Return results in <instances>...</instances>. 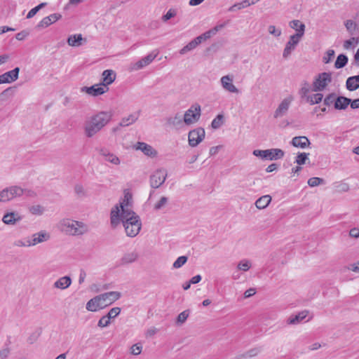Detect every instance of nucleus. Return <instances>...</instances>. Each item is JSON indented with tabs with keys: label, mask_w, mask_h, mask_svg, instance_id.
I'll use <instances>...</instances> for the list:
<instances>
[{
	"label": "nucleus",
	"mask_w": 359,
	"mask_h": 359,
	"mask_svg": "<svg viewBox=\"0 0 359 359\" xmlns=\"http://www.w3.org/2000/svg\"><path fill=\"white\" fill-rule=\"evenodd\" d=\"M111 225L115 228L120 222L123 223L126 233L128 236L133 238L139 233L142 227V222L140 217L134 212L123 210V214H120V209L115 206L111 211Z\"/></svg>",
	"instance_id": "nucleus-1"
},
{
	"label": "nucleus",
	"mask_w": 359,
	"mask_h": 359,
	"mask_svg": "<svg viewBox=\"0 0 359 359\" xmlns=\"http://www.w3.org/2000/svg\"><path fill=\"white\" fill-rule=\"evenodd\" d=\"M112 112L101 111L89 117L84 123V134L93 137L107 126L112 118Z\"/></svg>",
	"instance_id": "nucleus-2"
},
{
	"label": "nucleus",
	"mask_w": 359,
	"mask_h": 359,
	"mask_svg": "<svg viewBox=\"0 0 359 359\" xmlns=\"http://www.w3.org/2000/svg\"><path fill=\"white\" fill-rule=\"evenodd\" d=\"M121 294L119 292L111 291L101 294L90 299L86 304V309L89 311L95 312L102 309L121 297Z\"/></svg>",
	"instance_id": "nucleus-3"
},
{
	"label": "nucleus",
	"mask_w": 359,
	"mask_h": 359,
	"mask_svg": "<svg viewBox=\"0 0 359 359\" xmlns=\"http://www.w3.org/2000/svg\"><path fill=\"white\" fill-rule=\"evenodd\" d=\"M59 228L66 234L74 236H82L89 231L88 224L69 218L62 219L59 223Z\"/></svg>",
	"instance_id": "nucleus-4"
},
{
	"label": "nucleus",
	"mask_w": 359,
	"mask_h": 359,
	"mask_svg": "<svg viewBox=\"0 0 359 359\" xmlns=\"http://www.w3.org/2000/svg\"><path fill=\"white\" fill-rule=\"evenodd\" d=\"M252 154L254 156L260 157L262 159L274 161L282 158L285 153L280 149H269L265 150L255 149Z\"/></svg>",
	"instance_id": "nucleus-5"
},
{
	"label": "nucleus",
	"mask_w": 359,
	"mask_h": 359,
	"mask_svg": "<svg viewBox=\"0 0 359 359\" xmlns=\"http://www.w3.org/2000/svg\"><path fill=\"white\" fill-rule=\"evenodd\" d=\"M332 81V73L323 72L318 74L313 82L312 90L315 92L323 91Z\"/></svg>",
	"instance_id": "nucleus-6"
},
{
	"label": "nucleus",
	"mask_w": 359,
	"mask_h": 359,
	"mask_svg": "<svg viewBox=\"0 0 359 359\" xmlns=\"http://www.w3.org/2000/svg\"><path fill=\"white\" fill-rule=\"evenodd\" d=\"M201 117V106L198 104L192 105L185 111L184 122L187 125H191L196 123Z\"/></svg>",
	"instance_id": "nucleus-7"
},
{
	"label": "nucleus",
	"mask_w": 359,
	"mask_h": 359,
	"mask_svg": "<svg viewBox=\"0 0 359 359\" xmlns=\"http://www.w3.org/2000/svg\"><path fill=\"white\" fill-rule=\"evenodd\" d=\"M205 132L203 128H197L188 134L189 144L191 147L198 146L205 138Z\"/></svg>",
	"instance_id": "nucleus-8"
},
{
	"label": "nucleus",
	"mask_w": 359,
	"mask_h": 359,
	"mask_svg": "<svg viewBox=\"0 0 359 359\" xmlns=\"http://www.w3.org/2000/svg\"><path fill=\"white\" fill-rule=\"evenodd\" d=\"M158 54V52L152 51L151 53L148 54L147 56L142 57L137 62L130 64V70L137 71L148 66L157 57Z\"/></svg>",
	"instance_id": "nucleus-9"
},
{
	"label": "nucleus",
	"mask_w": 359,
	"mask_h": 359,
	"mask_svg": "<svg viewBox=\"0 0 359 359\" xmlns=\"http://www.w3.org/2000/svg\"><path fill=\"white\" fill-rule=\"evenodd\" d=\"M167 177L166 171L164 169L156 170L150 177V185L154 189L158 188L162 185Z\"/></svg>",
	"instance_id": "nucleus-10"
},
{
	"label": "nucleus",
	"mask_w": 359,
	"mask_h": 359,
	"mask_svg": "<svg viewBox=\"0 0 359 359\" xmlns=\"http://www.w3.org/2000/svg\"><path fill=\"white\" fill-rule=\"evenodd\" d=\"M301 39L302 37H299L298 35H292L290 36L289 41L286 43L285 47L283 50V58L287 59L290 57L292 52L294 50Z\"/></svg>",
	"instance_id": "nucleus-11"
},
{
	"label": "nucleus",
	"mask_w": 359,
	"mask_h": 359,
	"mask_svg": "<svg viewBox=\"0 0 359 359\" xmlns=\"http://www.w3.org/2000/svg\"><path fill=\"white\" fill-rule=\"evenodd\" d=\"M109 88L104 86L102 84H95L90 87H83L81 88L82 92H85L88 93V95H90L92 96H98L104 94L107 91H108Z\"/></svg>",
	"instance_id": "nucleus-12"
},
{
	"label": "nucleus",
	"mask_w": 359,
	"mask_h": 359,
	"mask_svg": "<svg viewBox=\"0 0 359 359\" xmlns=\"http://www.w3.org/2000/svg\"><path fill=\"white\" fill-rule=\"evenodd\" d=\"M292 101V97L283 99L274 112V118H277L285 116L289 109Z\"/></svg>",
	"instance_id": "nucleus-13"
},
{
	"label": "nucleus",
	"mask_w": 359,
	"mask_h": 359,
	"mask_svg": "<svg viewBox=\"0 0 359 359\" xmlns=\"http://www.w3.org/2000/svg\"><path fill=\"white\" fill-rule=\"evenodd\" d=\"M22 219V216L16 211L7 212L2 217V222L6 225H15Z\"/></svg>",
	"instance_id": "nucleus-14"
},
{
	"label": "nucleus",
	"mask_w": 359,
	"mask_h": 359,
	"mask_svg": "<svg viewBox=\"0 0 359 359\" xmlns=\"http://www.w3.org/2000/svg\"><path fill=\"white\" fill-rule=\"evenodd\" d=\"M221 85L222 88L229 93H239V90L233 83V76L230 75H226L220 79Z\"/></svg>",
	"instance_id": "nucleus-15"
},
{
	"label": "nucleus",
	"mask_w": 359,
	"mask_h": 359,
	"mask_svg": "<svg viewBox=\"0 0 359 359\" xmlns=\"http://www.w3.org/2000/svg\"><path fill=\"white\" fill-rule=\"evenodd\" d=\"M20 68L15 67L13 70L0 75V84L9 83L18 79Z\"/></svg>",
	"instance_id": "nucleus-16"
},
{
	"label": "nucleus",
	"mask_w": 359,
	"mask_h": 359,
	"mask_svg": "<svg viewBox=\"0 0 359 359\" xmlns=\"http://www.w3.org/2000/svg\"><path fill=\"white\" fill-rule=\"evenodd\" d=\"M99 154L102 156L103 159L114 165H118L121 160L114 154L110 152L107 149L102 148L99 150Z\"/></svg>",
	"instance_id": "nucleus-17"
},
{
	"label": "nucleus",
	"mask_w": 359,
	"mask_h": 359,
	"mask_svg": "<svg viewBox=\"0 0 359 359\" xmlns=\"http://www.w3.org/2000/svg\"><path fill=\"white\" fill-rule=\"evenodd\" d=\"M8 202L15 198L22 196V188L20 186L14 185L4 188Z\"/></svg>",
	"instance_id": "nucleus-18"
},
{
	"label": "nucleus",
	"mask_w": 359,
	"mask_h": 359,
	"mask_svg": "<svg viewBox=\"0 0 359 359\" xmlns=\"http://www.w3.org/2000/svg\"><path fill=\"white\" fill-rule=\"evenodd\" d=\"M62 18V15L60 13H53L47 17L43 18L37 25V28H46L51 24L57 22Z\"/></svg>",
	"instance_id": "nucleus-19"
},
{
	"label": "nucleus",
	"mask_w": 359,
	"mask_h": 359,
	"mask_svg": "<svg viewBox=\"0 0 359 359\" xmlns=\"http://www.w3.org/2000/svg\"><path fill=\"white\" fill-rule=\"evenodd\" d=\"M116 73L112 69H106L102 74V83L104 86L108 87L116 79Z\"/></svg>",
	"instance_id": "nucleus-20"
},
{
	"label": "nucleus",
	"mask_w": 359,
	"mask_h": 359,
	"mask_svg": "<svg viewBox=\"0 0 359 359\" xmlns=\"http://www.w3.org/2000/svg\"><path fill=\"white\" fill-rule=\"evenodd\" d=\"M140 114V111H137L129 114L128 116L122 118L119 123V126L126 127L132 125L137 121Z\"/></svg>",
	"instance_id": "nucleus-21"
},
{
	"label": "nucleus",
	"mask_w": 359,
	"mask_h": 359,
	"mask_svg": "<svg viewBox=\"0 0 359 359\" xmlns=\"http://www.w3.org/2000/svg\"><path fill=\"white\" fill-rule=\"evenodd\" d=\"M135 147L137 150L142 151L145 155L148 156H155L156 155V150L154 149L151 145L145 142H138Z\"/></svg>",
	"instance_id": "nucleus-22"
},
{
	"label": "nucleus",
	"mask_w": 359,
	"mask_h": 359,
	"mask_svg": "<svg viewBox=\"0 0 359 359\" xmlns=\"http://www.w3.org/2000/svg\"><path fill=\"white\" fill-rule=\"evenodd\" d=\"M289 25L292 29L296 30L297 33L294 35H298L299 37L304 36L305 32V25L304 23L298 20H293L290 22Z\"/></svg>",
	"instance_id": "nucleus-23"
},
{
	"label": "nucleus",
	"mask_w": 359,
	"mask_h": 359,
	"mask_svg": "<svg viewBox=\"0 0 359 359\" xmlns=\"http://www.w3.org/2000/svg\"><path fill=\"white\" fill-rule=\"evenodd\" d=\"M72 284V279L69 276H65L63 277L60 278L58 280H57L54 283V287L60 289V290H65L68 288Z\"/></svg>",
	"instance_id": "nucleus-24"
},
{
	"label": "nucleus",
	"mask_w": 359,
	"mask_h": 359,
	"mask_svg": "<svg viewBox=\"0 0 359 359\" xmlns=\"http://www.w3.org/2000/svg\"><path fill=\"white\" fill-rule=\"evenodd\" d=\"M34 245L47 241L50 239V234L46 231H41L34 233L32 236Z\"/></svg>",
	"instance_id": "nucleus-25"
},
{
	"label": "nucleus",
	"mask_w": 359,
	"mask_h": 359,
	"mask_svg": "<svg viewBox=\"0 0 359 359\" xmlns=\"http://www.w3.org/2000/svg\"><path fill=\"white\" fill-rule=\"evenodd\" d=\"M291 143L295 147L304 149L310 144V141L305 136H299L293 137Z\"/></svg>",
	"instance_id": "nucleus-26"
},
{
	"label": "nucleus",
	"mask_w": 359,
	"mask_h": 359,
	"mask_svg": "<svg viewBox=\"0 0 359 359\" xmlns=\"http://www.w3.org/2000/svg\"><path fill=\"white\" fill-rule=\"evenodd\" d=\"M309 313L308 311H302L294 316H291L287 320L289 325H297L306 318Z\"/></svg>",
	"instance_id": "nucleus-27"
},
{
	"label": "nucleus",
	"mask_w": 359,
	"mask_h": 359,
	"mask_svg": "<svg viewBox=\"0 0 359 359\" xmlns=\"http://www.w3.org/2000/svg\"><path fill=\"white\" fill-rule=\"evenodd\" d=\"M351 103V99L343 96H339L334 102L336 109H345Z\"/></svg>",
	"instance_id": "nucleus-28"
},
{
	"label": "nucleus",
	"mask_w": 359,
	"mask_h": 359,
	"mask_svg": "<svg viewBox=\"0 0 359 359\" xmlns=\"http://www.w3.org/2000/svg\"><path fill=\"white\" fill-rule=\"evenodd\" d=\"M132 200V196L129 194H126L124 196V199L121 203H120L119 205H116L120 209V214L123 213V210H128V212H133L130 208V203Z\"/></svg>",
	"instance_id": "nucleus-29"
},
{
	"label": "nucleus",
	"mask_w": 359,
	"mask_h": 359,
	"mask_svg": "<svg viewBox=\"0 0 359 359\" xmlns=\"http://www.w3.org/2000/svg\"><path fill=\"white\" fill-rule=\"evenodd\" d=\"M346 86V88L350 91L358 89L359 88V75L348 78Z\"/></svg>",
	"instance_id": "nucleus-30"
},
{
	"label": "nucleus",
	"mask_w": 359,
	"mask_h": 359,
	"mask_svg": "<svg viewBox=\"0 0 359 359\" xmlns=\"http://www.w3.org/2000/svg\"><path fill=\"white\" fill-rule=\"evenodd\" d=\"M83 40L82 35L73 34L70 35L67 39V43L70 46L78 47L81 45V41Z\"/></svg>",
	"instance_id": "nucleus-31"
},
{
	"label": "nucleus",
	"mask_w": 359,
	"mask_h": 359,
	"mask_svg": "<svg viewBox=\"0 0 359 359\" xmlns=\"http://www.w3.org/2000/svg\"><path fill=\"white\" fill-rule=\"evenodd\" d=\"M271 201V197L269 195H264L256 201L255 205L258 209H264L269 205Z\"/></svg>",
	"instance_id": "nucleus-32"
},
{
	"label": "nucleus",
	"mask_w": 359,
	"mask_h": 359,
	"mask_svg": "<svg viewBox=\"0 0 359 359\" xmlns=\"http://www.w3.org/2000/svg\"><path fill=\"white\" fill-rule=\"evenodd\" d=\"M138 257L137 252L133 251L126 253L121 258V262L124 264H128L134 262Z\"/></svg>",
	"instance_id": "nucleus-33"
},
{
	"label": "nucleus",
	"mask_w": 359,
	"mask_h": 359,
	"mask_svg": "<svg viewBox=\"0 0 359 359\" xmlns=\"http://www.w3.org/2000/svg\"><path fill=\"white\" fill-rule=\"evenodd\" d=\"M182 116L177 113L173 116H170L168 118L167 122L169 125L172 126H180L182 124Z\"/></svg>",
	"instance_id": "nucleus-34"
},
{
	"label": "nucleus",
	"mask_w": 359,
	"mask_h": 359,
	"mask_svg": "<svg viewBox=\"0 0 359 359\" xmlns=\"http://www.w3.org/2000/svg\"><path fill=\"white\" fill-rule=\"evenodd\" d=\"M348 57L346 55L340 54L338 55L335 63H334V67L336 69H341L345 67L348 62Z\"/></svg>",
	"instance_id": "nucleus-35"
},
{
	"label": "nucleus",
	"mask_w": 359,
	"mask_h": 359,
	"mask_svg": "<svg viewBox=\"0 0 359 359\" xmlns=\"http://www.w3.org/2000/svg\"><path fill=\"white\" fill-rule=\"evenodd\" d=\"M45 210V208L41 205H34L29 208V212L34 215H42Z\"/></svg>",
	"instance_id": "nucleus-36"
},
{
	"label": "nucleus",
	"mask_w": 359,
	"mask_h": 359,
	"mask_svg": "<svg viewBox=\"0 0 359 359\" xmlns=\"http://www.w3.org/2000/svg\"><path fill=\"white\" fill-rule=\"evenodd\" d=\"M252 266V263L248 259H242L237 265V268L240 271H248Z\"/></svg>",
	"instance_id": "nucleus-37"
},
{
	"label": "nucleus",
	"mask_w": 359,
	"mask_h": 359,
	"mask_svg": "<svg viewBox=\"0 0 359 359\" xmlns=\"http://www.w3.org/2000/svg\"><path fill=\"white\" fill-rule=\"evenodd\" d=\"M323 98V95L322 93H316L311 96L307 97V101L310 102L311 104H315L320 103Z\"/></svg>",
	"instance_id": "nucleus-38"
},
{
	"label": "nucleus",
	"mask_w": 359,
	"mask_h": 359,
	"mask_svg": "<svg viewBox=\"0 0 359 359\" xmlns=\"http://www.w3.org/2000/svg\"><path fill=\"white\" fill-rule=\"evenodd\" d=\"M250 6V1L249 0H243V1L240 3H237L233 4L232 6H231L229 8V11H235L236 9L240 10L244 8H247Z\"/></svg>",
	"instance_id": "nucleus-39"
},
{
	"label": "nucleus",
	"mask_w": 359,
	"mask_h": 359,
	"mask_svg": "<svg viewBox=\"0 0 359 359\" xmlns=\"http://www.w3.org/2000/svg\"><path fill=\"white\" fill-rule=\"evenodd\" d=\"M177 14V10L175 8H170L167 13L161 18L163 22H167L171 18L175 17Z\"/></svg>",
	"instance_id": "nucleus-40"
},
{
	"label": "nucleus",
	"mask_w": 359,
	"mask_h": 359,
	"mask_svg": "<svg viewBox=\"0 0 359 359\" xmlns=\"http://www.w3.org/2000/svg\"><path fill=\"white\" fill-rule=\"evenodd\" d=\"M224 116L222 114H218L212 121L211 126L214 129H218L223 123Z\"/></svg>",
	"instance_id": "nucleus-41"
},
{
	"label": "nucleus",
	"mask_w": 359,
	"mask_h": 359,
	"mask_svg": "<svg viewBox=\"0 0 359 359\" xmlns=\"http://www.w3.org/2000/svg\"><path fill=\"white\" fill-rule=\"evenodd\" d=\"M309 154L305 152L299 153L296 157L295 163L299 165L305 164L306 160L309 159Z\"/></svg>",
	"instance_id": "nucleus-42"
},
{
	"label": "nucleus",
	"mask_w": 359,
	"mask_h": 359,
	"mask_svg": "<svg viewBox=\"0 0 359 359\" xmlns=\"http://www.w3.org/2000/svg\"><path fill=\"white\" fill-rule=\"evenodd\" d=\"M307 183H308L309 186H310L311 187H314L319 184H323L324 180L323 178L313 177L309 178Z\"/></svg>",
	"instance_id": "nucleus-43"
},
{
	"label": "nucleus",
	"mask_w": 359,
	"mask_h": 359,
	"mask_svg": "<svg viewBox=\"0 0 359 359\" xmlns=\"http://www.w3.org/2000/svg\"><path fill=\"white\" fill-rule=\"evenodd\" d=\"M344 25L350 34L353 35L356 29V24L351 20H347Z\"/></svg>",
	"instance_id": "nucleus-44"
},
{
	"label": "nucleus",
	"mask_w": 359,
	"mask_h": 359,
	"mask_svg": "<svg viewBox=\"0 0 359 359\" xmlns=\"http://www.w3.org/2000/svg\"><path fill=\"white\" fill-rule=\"evenodd\" d=\"M358 43V39L352 37L348 40H346L344 42V48L345 49H350L351 48L355 47Z\"/></svg>",
	"instance_id": "nucleus-45"
},
{
	"label": "nucleus",
	"mask_w": 359,
	"mask_h": 359,
	"mask_svg": "<svg viewBox=\"0 0 359 359\" xmlns=\"http://www.w3.org/2000/svg\"><path fill=\"white\" fill-rule=\"evenodd\" d=\"M311 88L310 85L307 81H304L302 83V87L299 90V94L302 97H305L310 92Z\"/></svg>",
	"instance_id": "nucleus-46"
},
{
	"label": "nucleus",
	"mask_w": 359,
	"mask_h": 359,
	"mask_svg": "<svg viewBox=\"0 0 359 359\" xmlns=\"http://www.w3.org/2000/svg\"><path fill=\"white\" fill-rule=\"evenodd\" d=\"M187 257L186 256H180L173 263V268L179 269L182 267L187 261Z\"/></svg>",
	"instance_id": "nucleus-47"
},
{
	"label": "nucleus",
	"mask_w": 359,
	"mask_h": 359,
	"mask_svg": "<svg viewBox=\"0 0 359 359\" xmlns=\"http://www.w3.org/2000/svg\"><path fill=\"white\" fill-rule=\"evenodd\" d=\"M189 311L187 310L181 312L177 318V323L180 325L183 324L187 320V318L189 317Z\"/></svg>",
	"instance_id": "nucleus-48"
},
{
	"label": "nucleus",
	"mask_w": 359,
	"mask_h": 359,
	"mask_svg": "<svg viewBox=\"0 0 359 359\" xmlns=\"http://www.w3.org/2000/svg\"><path fill=\"white\" fill-rule=\"evenodd\" d=\"M168 201V198L165 196H162L161 199L154 205V210H158L163 208Z\"/></svg>",
	"instance_id": "nucleus-49"
},
{
	"label": "nucleus",
	"mask_w": 359,
	"mask_h": 359,
	"mask_svg": "<svg viewBox=\"0 0 359 359\" xmlns=\"http://www.w3.org/2000/svg\"><path fill=\"white\" fill-rule=\"evenodd\" d=\"M268 32L275 37H278L282 34L281 29L280 28H276L274 25H269L268 27Z\"/></svg>",
	"instance_id": "nucleus-50"
},
{
	"label": "nucleus",
	"mask_w": 359,
	"mask_h": 359,
	"mask_svg": "<svg viewBox=\"0 0 359 359\" xmlns=\"http://www.w3.org/2000/svg\"><path fill=\"white\" fill-rule=\"evenodd\" d=\"M74 191H75L76 194L80 198L84 197L86 196V193L84 189V187L81 184H76L74 187Z\"/></svg>",
	"instance_id": "nucleus-51"
},
{
	"label": "nucleus",
	"mask_w": 359,
	"mask_h": 359,
	"mask_svg": "<svg viewBox=\"0 0 359 359\" xmlns=\"http://www.w3.org/2000/svg\"><path fill=\"white\" fill-rule=\"evenodd\" d=\"M196 46L194 45V42H192V41H191L189 43H187L185 46H184L180 50V53L181 55H184L186 54L187 52H189L192 50H194V48H196Z\"/></svg>",
	"instance_id": "nucleus-52"
},
{
	"label": "nucleus",
	"mask_w": 359,
	"mask_h": 359,
	"mask_svg": "<svg viewBox=\"0 0 359 359\" xmlns=\"http://www.w3.org/2000/svg\"><path fill=\"white\" fill-rule=\"evenodd\" d=\"M335 97H336V95L334 93L329 94L324 99V101H323L324 104L326 106H330L333 103L334 104V102L337 99Z\"/></svg>",
	"instance_id": "nucleus-53"
},
{
	"label": "nucleus",
	"mask_w": 359,
	"mask_h": 359,
	"mask_svg": "<svg viewBox=\"0 0 359 359\" xmlns=\"http://www.w3.org/2000/svg\"><path fill=\"white\" fill-rule=\"evenodd\" d=\"M334 55V50L332 49L328 50L326 52L325 55L323 56V62L325 64L329 63L332 60Z\"/></svg>",
	"instance_id": "nucleus-54"
},
{
	"label": "nucleus",
	"mask_w": 359,
	"mask_h": 359,
	"mask_svg": "<svg viewBox=\"0 0 359 359\" xmlns=\"http://www.w3.org/2000/svg\"><path fill=\"white\" fill-rule=\"evenodd\" d=\"M110 324V319L107 316H102L98 321L97 326L100 327H106Z\"/></svg>",
	"instance_id": "nucleus-55"
},
{
	"label": "nucleus",
	"mask_w": 359,
	"mask_h": 359,
	"mask_svg": "<svg viewBox=\"0 0 359 359\" xmlns=\"http://www.w3.org/2000/svg\"><path fill=\"white\" fill-rule=\"evenodd\" d=\"M120 312L121 309L119 307H114L109 310L107 316L109 319L114 318L120 313Z\"/></svg>",
	"instance_id": "nucleus-56"
},
{
	"label": "nucleus",
	"mask_w": 359,
	"mask_h": 359,
	"mask_svg": "<svg viewBox=\"0 0 359 359\" xmlns=\"http://www.w3.org/2000/svg\"><path fill=\"white\" fill-rule=\"evenodd\" d=\"M260 350L258 348H252L249 351H248L245 354L242 355L243 358H252L254 356H256L259 353Z\"/></svg>",
	"instance_id": "nucleus-57"
},
{
	"label": "nucleus",
	"mask_w": 359,
	"mask_h": 359,
	"mask_svg": "<svg viewBox=\"0 0 359 359\" xmlns=\"http://www.w3.org/2000/svg\"><path fill=\"white\" fill-rule=\"evenodd\" d=\"M142 346L140 344H135L131 347V353L135 355H137L141 353Z\"/></svg>",
	"instance_id": "nucleus-58"
},
{
	"label": "nucleus",
	"mask_w": 359,
	"mask_h": 359,
	"mask_svg": "<svg viewBox=\"0 0 359 359\" xmlns=\"http://www.w3.org/2000/svg\"><path fill=\"white\" fill-rule=\"evenodd\" d=\"M13 93V88L11 87H9L8 88H6V90H4V91H2L1 93H0V100L1 101H4L6 100L7 97L9 95H11Z\"/></svg>",
	"instance_id": "nucleus-59"
},
{
	"label": "nucleus",
	"mask_w": 359,
	"mask_h": 359,
	"mask_svg": "<svg viewBox=\"0 0 359 359\" xmlns=\"http://www.w3.org/2000/svg\"><path fill=\"white\" fill-rule=\"evenodd\" d=\"M224 27V24L218 25L213 28L209 29L208 33L209 34L210 36L212 37V36L215 35L220 29H222Z\"/></svg>",
	"instance_id": "nucleus-60"
},
{
	"label": "nucleus",
	"mask_w": 359,
	"mask_h": 359,
	"mask_svg": "<svg viewBox=\"0 0 359 359\" xmlns=\"http://www.w3.org/2000/svg\"><path fill=\"white\" fill-rule=\"evenodd\" d=\"M22 195H25L28 198H35L37 196L36 193L34 190L27 189H22Z\"/></svg>",
	"instance_id": "nucleus-61"
},
{
	"label": "nucleus",
	"mask_w": 359,
	"mask_h": 359,
	"mask_svg": "<svg viewBox=\"0 0 359 359\" xmlns=\"http://www.w3.org/2000/svg\"><path fill=\"white\" fill-rule=\"evenodd\" d=\"M11 351L8 348H4L0 350V359H7Z\"/></svg>",
	"instance_id": "nucleus-62"
},
{
	"label": "nucleus",
	"mask_w": 359,
	"mask_h": 359,
	"mask_svg": "<svg viewBox=\"0 0 359 359\" xmlns=\"http://www.w3.org/2000/svg\"><path fill=\"white\" fill-rule=\"evenodd\" d=\"M29 36V32L23 30L15 35V38L18 41H22Z\"/></svg>",
	"instance_id": "nucleus-63"
},
{
	"label": "nucleus",
	"mask_w": 359,
	"mask_h": 359,
	"mask_svg": "<svg viewBox=\"0 0 359 359\" xmlns=\"http://www.w3.org/2000/svg\"><path fill=\"white\" fill-rule=\"evenodd\" d=\"M158 330L155 327H151L147 330L146 337H151L158 332Z\"/></svg>",
	"instance_id": "nucleus-64"
}]
</instances>
